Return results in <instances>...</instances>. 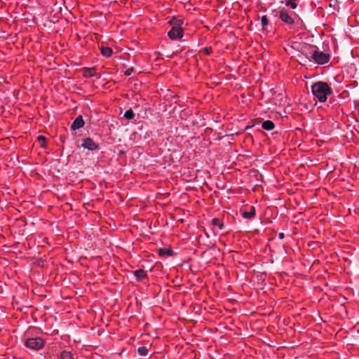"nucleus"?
<instances>
[{
    "label": "nucleus",
    "mask_w": 359,
    "mask_h": 359,
    "mask_svg": "<svg viewBox=\"0 0 359 359\" xmlns=\"http://www.w3.org/2000/svg\"><path fill=\"white\" fill-rule=\"evenodd\" d=\"M311 92L320 102H325L327 97L332 93V89L327 83L318 81L311 86Z\"/></svg>",
    "instance_id": "nucleus-1"
},
{
    "label": "nucleus",
    "mask_w": 359,
    "mask_h": 359,
    "mask_svg": "<svg viewBox=\"0 0 359 359\" xmlns=\"http://www.w3.org/2000/svg\"><path fill=\"white\" fill-rule=\"evenodd\" d=\"M171 29L168 32V36L171 40L182 38L184 20L178 18H172L169 22Z\"/></svg>",
    "instance_id": "nucleus-2"
},
{
    "label": "nucleus",
    "mask_w": 359,
    "mask_h": 359,
    "mask_svg": "<svg viewBox=\"0 0 359 359\" xmlns=\"http://www.w3.org/2000/svg\"><path fill=\"white\" fill-rule=\"evenodd\" d=\"M310 54L312 60L318 65H325L330 61V54L319 51L316 46L311 47Z\"/></svg>",
    "instance_id": "nucleus-3"
},
{
    "label": "nucleus",
    "mask_w": 359,
    "mask_h": 359,
    "mask_svg": "<svg viewBox=\"0 0 359 359\" xmlns=\"http://www.w3.org/2000/svg\"><path fill=\"white\" fill-rule=\"evenodd\" d=\"M45 344L46 341L40 337L27 338L24 343L27 348L34 351L42 349Z\"/></svg>",
    "instance_id": "nucleus-4"
},
{
    "label": "nucleus",
    "mask_w": 359,
    "mask_h": 359,
    "mask_svg": "<svg viewBox=\"0 0 359 359\" xmlns=\"http://www.w3.org/2000/svg\"><path fill=\"white\" fill-rule=\"evenodd\" d=\"M84 149H88L89 151H95L99 149L98 144L95 143L91 138L87 137L83 140V143L81 144Z\"/></svg>",
    "instance_id": "nucleus-5"
},
{
    "label": "nucleus",
    "mask_w": 359,
    "mask_h": 359,
    "mask_svg": "<svg viewBox=\"0 0 359 359\" xmlns=\"http://www.w3.org/2000/svg\"><path fill=\"white\" fill-rule=\"evenodd\" d=\"M279 17L283 22L288 25H292L294 22L289 12L285 9L280 11Z\"/></svg>",
    "instance_id": "nucleus-6"
},
{
    "label": "nucleus",
    "mask_w": 359,
    "mask_h": 359,
    "mask_svg": "<svg viewBox=\"0 0 359 359\" xmlns=\"http://www.w3.org/2000/svg\"><path fill=\"white\" fill-rule=\"evenodd\" d=\"M84 126V121L81 116H78L73 121L71 129L72 130H76L81 128Z\"/></svg>",
    "instance_id": "nucleus-7"
},
{
    "label": "nucleus",
    "mask_w": 359,
    "mask_h": 359,
    "mask_svg": "<svg viewBox=\"0 0 359 359\" xmlns=\"http://www.w3.org/2000/svg\"><path fill=\"white\" fill-rule=\"evenodd\" d=\"M134 276L137 281H141L147 277V273L143 269H138L133 272Z\"/></svg>",
    "instance_id": "nucleus-8"
},
{
    "label": "nucleus",
    "mask_w": 359,
    "mask_h": 359,
    "mask_svg": "<svg viewBox=\"0 0 359 359\" xmlns=\"http://www.w3.org/2000/svg\"><path fill=\"white\" fill-rule=\"evenodd\" d=\"M158 255L161 257H170L174 255V252L170 248H163L158 250Z\"/></svg>",
    "instance_id": "nucleus-9"
},
{
    "label": "nucleus",
    "mask_w": 359,
    "mask_h": 359,
    "mask_svg": "<svg viewBox=\"0 0 359 359\" xmlns=\"http://www.w3.org/2000/svg\"><path fill=\"white\" fill-rule=\"evenodd\" d=\"M255 215V208L254 206L250 207L249 211H245L243 212L242 216L245 219H252Z\"/></svg>",
    "instance_id": "nucleus-10"
},
{
    "label": "nucleus",
    "mask_w": 359,
    "mask_h": 359,
    "mask_svg": "<svg viewBox=\"0 0 359 359\" xmlns=\"http://www.w3.org/2000/svg\"><path fill=\"white\" fill-rule=\"evenodd\" d=\"M262 128L265 130H272L275 128V125L273 121L266 120L262 123Z\"/></svg>",
    "instance_id": "nucleus-11"
},
{
    "label": "nucleus",
    "mask_w": 359,
    "mask_h": 359,
    "mask_svg": "<svg viewBox=\"0 0 359 359\" xmlns=\"http://www.w3.org/2000/svg\"><path fill=\"white\" fill-rule=\"evenodd\" d=\"M101 54L105 57H109L112 54V49L107 46H102L100 48Z\"/></svg>",
    "instance_id": "nucleus-12"
},
{
    "label": "nucleus",
    "mask_w": 359,
    "mask_h": 359,
    "mask_svg": "<svg viewBox=\"0 0 359 359\" xmlns=\"http://www.w3.org/2000/svg\"><path fill=\"white\" fill-rule=\"evenodd\" d=\"M60 359H74V355L70 351L63 350L60 353Z\"/></svg>",
    "instance_id": "nucleus-13"
},
{
    "label": "nucleus",
    "mask_w": 359,
    "mask_h": 359,
    "mask_svg": "<svg viewBox=\"0 0 359 359\" xmlns=\"http://www.w3.org/2000/svg\"><path fill=\"white\" fill-rule=\"evenodd\" d=\"M211 223L213 226H217L219 230H222L224 228V223L219 218H213Z\"/></svg>",
    "instance_id": "nucleus-14"
},
{
    "label": "nucleus",
    "mask_w": 359,
    "mask_h": 359,
    "mask_svg": "<svg viewBox=\"0 0 359 359\" xmlns=\"http://www.w3.org/2000/svg\"><path fill=\"white\" fill-rule=\"evenodd\" d=\"M123 117L128 120H132L135 117V114L131 109H129L125 111Z\"/></svg>",
    "instance_id": "nucleus-15"
},
{
    "label": "nucleus",
    "mask_w": 359,
    "mask_h": 359,
    "mask_svg": "<svg viewBox=\"0 0 359 359\" xmlns=\"http://www.w3.org/2000/svg\"><path fill=\"white\" fill-rule=\"evenodd\" d=\"M137 353L141 356H146L148 354V348L146 346H140L137 348Z\"/></svg>",
    "instance_id": "nucleus-16"
},
{
    "label": "nucleus",
    "mask_w": 359,
    "mask_h": 359,
    "mask_svg": "<svg viewBox=\"0 0 359 359\" xmlns=\"http://www.w3.org/2000/svg\"><path fill=\"white\" fill-rule=\"evenodd\" d=\"M269 20L266 15H263L261 18V24L262 28L264 29L266 26L268 25Z\"/></svg>",
    "instance_id": "nucleus-17"
},
{
    "label": "nucleus",
    "mask_w": 359,
    "mask_h": 359,
    "mask_svg": "<svg viewBox=\"0 0 359 359\" xmlns=\"http://www.w3.org/2000/svg\"><path fill=\"white\" fill-rule=\"evenodd\" d=\"M285 5L292 9H295L297 7V4L295 3V1H287Z\"/></svg>",
    "instance_id": "nucleus-18"
},
{
    "label": "nucleus",
    "mask_w": 359,
    "mask_h": 359,
    "mask_svg": "<svg viewBox=\"0 0 359 359\" xmlns=\"http://www.w3.org/2000/svg\"><path fill=\"white\" fill-rule=\"evenodd\" d=\"M86 72H88V75L89 76H95V68H88L86 69Z\"/></svg>",
    "instance_id": "nucleus-19"
},
{
    "label": "nucleus",
    "mask_w": 359,
    "mask_h": 359,
    "mask_svg": "<svg viewBox=\"0 0 359 359\" xmlns=\"http://www.w3.org/2000/svg\"><path fill=\"white\" fill-rule=\"evenodd\" d=\"M133 72V67H130V68H128L127 69L125 72H124V74L126 76H130L132 74V73Z\"/></svg>",
    "instance_id": "nucleus-20"
},
{
    "label": "nucleus",
    "mask_w": 359,
    "mask_h": 359,
    "mask_svg": "<svg viewBox=\"0 0 359 359\" xmlns=\"http://www.w3.org/2000/svg\"><path fill=\"white\" fill-rule=\"evenodd\" d=\"M284 236H285V235H284L283 233H278L279 238L283 239L284 238Z\"/></svg>",
    "instance_id": "nucleus-21"
},
{
    "label": "nucleus",
    "mask_w": 359,
    "mask_h": 359,
    "mask_svg": "<svg viewBox=\"0 0 359 359\" xmlns=\"http://www.w3.org/2000/svg\"><path fill=\"white\" fill-rule=\"evenodd\" d=\"M38 139H39V140H44L45 137L43 136H39Z\"/></svg>",
    "instance_id": "nucleus-22"
}]
</instances>
